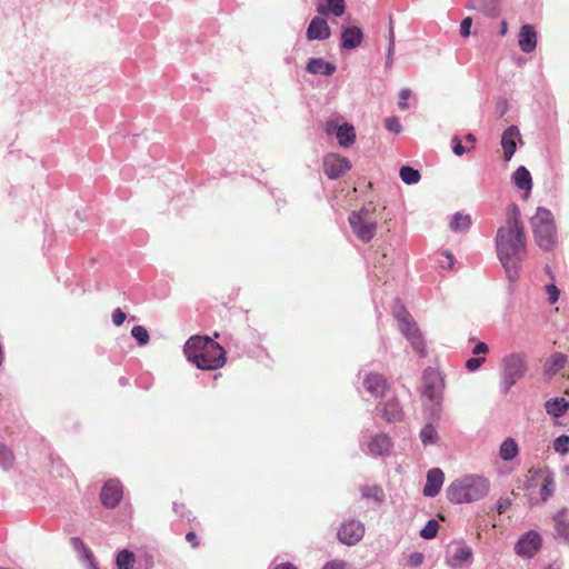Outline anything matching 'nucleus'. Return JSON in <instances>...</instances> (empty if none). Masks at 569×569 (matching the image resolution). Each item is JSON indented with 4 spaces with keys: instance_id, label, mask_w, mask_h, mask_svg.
<instances>
[{
    "instance_id": "obj_1",
    "label": "nucleus",
    "mask_w": 569,
    "mask_h": 569,
    "mask_svg": "<svg viewBox=\"0 0 569 569\" xmlns=\"http://www.w3.org/2000/svg\"><path fill=\"white\" fill-rule=\"evenodd\" d=\"M496 249L508 279L516 281L527 256L525 229L520 221V210L516 204L507 208L506 222L497 231Z\"/></svg>"
},
{
    "instance_id": "obj_2",
    "label": "nucleus",
    "mask_w": 569,
    "mask_h": 569,
    "mask_svg": "<svg viewBox=\"0 0 569 569\" xmlns=\"http://www.w3.org/2000/svg\"><path fill=\"white\" fill-rule=\"evenodd\" d=\"M184 355L201 370H217L227 361L224 349L207 336L190 337L184 346Z\"/></svg>"
},
{
    "instance_id": "obj_3",
    "label": "nucleus",
    "mask_w": 569,
    "mask_h": 569,
    "mask_svg": "<svg viewBox=\"0 0 569 569\" xmlns=\"http://www.w3.org/2000/svg\"><path fill=\"white\" fill-rule=\"evenodd\" d=\"M490 482L481 476H465L452 481L447 488V498L452 503H467L480 500L488 495Z\"/></svg>"
},
{
    "instance_id": "obj_4",
    "label": "nucleus",
    "mask_w": 569,
    "mask_h": 569,
    "mask_svg": "<svg viewBox=\"0 0 569 569\" xmlns=\"http://www.w3.org/2000/svg\"><path fill=\"white\" fill-rule=\"evenodd\" d=\"M377 208L368 202L359 210H353L348 217L352 233L363 243L370 242L378 230Z\"/></svg>"
},
{
    "instance_id": "obj_5",
    "label": "nucleus",
    "mask_w": 569,
    "mask_h": 569,
    "mask_svg": "<svg viewBox=\"0 0 569 569\" xmlns=\"http://www.w3.org/2000/svg\"><path fill=\"white\" fill-rule=\"evenodd\" d=\"M530 222L537 244L542 250H552L557 239L552 213L547 209L538 208Z\"/></svg>"
},
{
    "instance_id": "obj_6",
    "label": "nucleus",
    "mask_w": 569,
    "mask_h": 569,
    "mask_svg": "<svg viewBox=\"0 0 569 569\" xmlns=\"http://www.w3.org/2000/svg\"><path fill=\"white\" fill-rule=\"evenodd\" d=\"M527 359L523 353H510L502 359L500 389L503 395L519 381L527 372Z\"/></svg>"
},
{
    "instance_id": "obj_7",
    "label": "nucleus",
    "mask_w": 569,
    "mask_h": 569,
    "mask_svg": "<svg viewBox=\"0 0 569 569\" xmlns=\"http://www.w3.org/2000/svg\"><path fill=\"white\" fill-rule=\"evenodd\" d=\"M397 320L399 321L400 331L402 335L410 341L412 348L420 355V357L426 356V345L418 328L417 323L412 320L410 313L401 309L395 313Z\"/></svg>"
},
{
    "instance_id": "obj_8",
    "label": "nucleus",
    "mask_w": 569,
    "mask_h": 569,
    "mask_svg": "<svg viewBox=\"0 0 569 569\" xmlns=\"http://www.w3.org/2000/svg\"><path fill=\"white\" fill-rule=\"evenodd\" d=\"M365 536V526L357 520H348L343 522L338 531L339 540L347 545L353 546L358 543Z\"/></svg>"
},
{
    "instance_id": "obj_9",
    "label": "nucleus",
    "mask_w": 569,
    "mask_h": 569,
    "mask_svg": "<svg viewBox=\"0 0 569 569\" xmlns=\"http://www.w3.org/2000/svg\"><path fill=\"white\" fill-rule=\"evenodd\" d=\"M350 161L336 153H330L323 159V171L329 179H337L349 171Z\"/></svg>"
},
{
    "instance_id": "obj_10",
    "label": "nucleus",
    "mask_w": 569,
    "mask_h": 569,
    "mask_svg": "<svg viewBox=\"0 0 569 569\" xmlns=\"http://www.w3.org/2000/svg\"><path fill=\"white\" fill-rule=\"evenodd\" d=\"M423 391L422 395L431 402L440 400L441 378L439 372L433 368H427L423 372Z\"/></svg>"
},
{
    "instance_id": "obj_11",
    "label": "nucleus",
    "mask_w": 569,
    "mask_h": 569,
    "mask_svg": "<svg viewBox=\"0 0 569 569\" xmlns=\"http://www.w3.org/2000/svg\"><path fill=\"white\" fill-rule=\"evenodd\" d=\"M546 411L553 418L556 425L567 426L569 423V401L565 398H555L545 403Z\"/></svg>"
},
{
    "instance_id": "obj_12",
    "label": "nucleus",
    "mask_w": 569,
    "mask_h": 569,
    "mask_svg": "<svg viewBox=\"0 0 569 569\" xmlns=\"http://www.w3.org/2000/svg\"><path fill=\"white\" fill-rule=\"evenodd\" d=\"M122 486L117 480L107 481L100 493L101 502L107 508H114L122 499Z\"/></svg>"
},
{
    "instance_id": "obj_13",
    "label": "nucleus",
    "mask_w": 569,
    "mask_h": 569,
    "mask_svg": "<svg viewBox=\"0 0 569 569\" xmlns=\"http://www.w3.org/2000/svg\"><path fill=\"white\" fill-rule=\"evenodd\" d=\"M541 547V537L536 531L525 533L516 545V551L522 557H532Z\"/></svg>"
},
{
    "instance_id": "obj_14",
    "label": "nucleus",
    "mask_w": 569,
    "mask_h": 569,
    "mask_svg": "<svg viewBox=\"0 0 569 569\" xmlns=\"http://www.w3.org/2000/svg\"><path fill=\"white\" fill-rule=\"evenodd\" d=\"M365 389L375 398H381L389 389L388 380L383 375L370 372L363 379Z\"/></svg>"
},
{
    "instance_id": "obj_15",
    "label": "nucleus",
    "mask_w": 569,
    "mask_h": 569,
    "mask_svg": "<svg viewBox=\"0 0 569 569\" xmlns=\"http://www.w3.org/2000/svg\"><path fill=\"white\" fill-rule=\"evenodd\" d=\"M381 415V417L387 422H397L401 421L405 417V411L398 399L391 398L388 401L383 402L380 407L377 408Z\"/></svg>"
},
{
    "instance_id": "obj_16",
    "label": "nucleus",
    "mask_w": 569,
    "mask_h": 569,
    "mask_svg": "<svg viewBox=\"0 0 569 569\" xmlns=\"http://www.w3.org/2000/svg\"><path fill=\"white\" fill-rule=\"evenodd\" d=\"M445 475L441 469L433 468L427 473V481L423 488V495L427 497H436L443 485Z\"/></svg>"
},
{
    "instance_id": "obj_17",
    "label": "nucleus",
    "mask_w": 569,
    "mask_h": 569,
    "mask_svg": "<svg viewBox=\"0 0 569 569\" xmlns=\"http://www.w3.org/2000/svg\"><path fill=\"white\" fill-rule=\"evenodd\" d=\"M330 28L327 23V21L322 18L315 17L307 29L306 36L307 39L312 40H325L330 37Z\"/></svg>"
},
{
    "instance_id": "obj_18",
    "label": "nucleus",
    "mask_w": 569,
    "mask_h": 569,
    "mask_svg": "<svg viewBox=\"0 0 569 569\" xmlns=\"http://www.w3.org/2000/svg\"><path fill=\"white\" fill-rule=\"evenodd\" d=\"M537 32L531 24H525L521 27L519 37H518V44L522 52L530 53L532 52L537 47Z\"/></svg>"
},
{
    "instance_id": "obj_19",
    "label": "nucleus",
    "mask_w": 569,
    "mask_h": 569,
    "mask_svg": "<svg viewBox=\"0 0 569 569\" xmlns=\"http://www.w3.org/2000/svg\"><path fill=\"white\" fill-rule=\"evenodd\" d=\"M363 41V32L357 27H347L341 32V47L347 50L356 49Z\"/></svg>"
},
{
    "instance_id": "obj_20",
    "label": "nucleus",
    "mask_w": 569,
    "mask_h": 569,
    "mask_svg": "<svg viewBox=\"0 0 569 569\" xmlns=\"http://www.w3.org/2000/svg\"><path fill=\"white\" fill-rule=\"evenodd\" d=\"M519 137V129L516 126L507 128L501 137V146L505 153V159L509 161L517 149L516 139Z\"/></svg>"
},
{
    "instance_id": "obj_21",
    "label": "nucleus",
    "mask_w": 569,
    "mask_h": 569,
    "mask_svg": "<svg viewBox=\"0 0 569 569\" xmlns=\"http://www.w3.org/2000/svg\"><path fill=\"white\" fill-rule=\"evenodd\" d=\"M392 448L391 439L387 435H377L369 442V451L372 455H389Z\"/></svg>"
},
{
    "instance_id": "obj_22",
    "label": "nucleus",
    "mask_w": 569,
    "mask_h": 569,
    "mask_svg": "<svg viewBox=\"0 0 569 569\" xmlns=\"http://www.w3.org/2000/svg\"><path fill=\"white\" fill-rule=\"evenodd\" d=\"M307 71L312 74L331 76L336 71V66L322 59L312 58L307 64Z\"/></svg>"
},
{
    "instance_id": "obj_23",
    "label": "nucleus",
    "mask_w": 569,
    "mask_h": 569,
    "mask_svg": "<svg viewBox=\"0 0 569 569\" xmlns=\"http://www.w3.org/2000/svg\"><path fill=\"white\" fill-rule=\"evenodd\" d=\"M567 362V356L560 352H557L552 355L546 362L545 366V375L548 378L553 377L557 375L560 370L563 369L565 365Z\"/></svg>"
},
{
    "instance_id": "obj_24",
    "label": "nucleus",
    "mask_w": 569,
    "mask_h": 569,
    "mask_svg": "<svg viewBox=\"0 0 569 569\" xmlns=\"http://www.w3.org/2000/svg\"><path fill=\"white\" fill-rule=\"evenodd\" d=\"M337 139L341 147L348 148L356 141V130L351 123H343L338 128Z\"/></svg>"
},
{
    "instance_id": "obj_25",
    "label": "nucleus",
    "mask_w": 569,
    "mask_h": 569,
    "mask_svg": "<svg viewBox=\"0 0 569 569\" xmlns=\"http://www.w3.org/2000/svg\"><path fill=\"white\" fill-rule=\"evenodd\" d=\"M556 536L569 542V521L566 520V509L553 517Z\"/></svg>"
},
{
    "instance_id": "obj_26",
    "label": "nucleus",
    "mask_w": 569,
    "mask_h": 569,
    "mask_svg": "<svg viewBox=\"0 0 569 569\" xmlns=\"http://www.w3.org/2000/svg\"><path fill=\"white\" fill-rule=\"evenodd\" d=\"M472 224V218L470 214H463L456 212L449 223L450 229L453 232H466Z\"/></svg>"
},
{
    "instance_id": "obj_27",
    "label": "nucleus",
    "mask_w": 569,
    "mask_h": 569,
    "mask_svg": "<svg viewBox=\"0 0 569 569\" xmlns=\"http://www.w3.org/2000/svg\"><path fill=\"white\" fill-rule=\"evenodd\" d=\"M519 453V447L513 438H507L499 448V456L502 460L509 461Z\"/></svg>"
},
{
    "instance_id": "obj_28",
    "label": "nucleus",
    "mask_w": 569,
    "mask_h": 569,
    "mask_svg": "<svg viewBox=\"0 0 569 569\" xmlns=\"http://www.w3.org/2000/svg\"><path fill=\"white\" fill-rule=\"evenodd\" d=\"M512 178L519 189L529 191L532 188L531 174L525 167H519Z\"/></svg>"
},
{
    "instance_id": "obj_29",
    "label": "nucleus",
    "mask_w": 569,
    "mask_h": 569,
    "mask_svg": "<svg viewBox=\"0 0 569 569\" xmlns=\"http://www.w3.org/2000/svg\"><path fill=\"white\" fill-rule=\"evenodd\" d=\"M328 8L319 7L318 12L321 14H327L331 12L336 17H340L346 11L345 0H327Z\"/></svg>"
},
{
    "instance_id": "obj_30",
    "label": "nucleus",
    "mask_w": 569,
    "mask_h": 569,
    "mask_svg": "<svg viewBox=\"0 0 569 569\" xmlns=\"http://www.w3.org/2000/svg\"><path fill=\"white\" fill-rule=\"evenodd\" d=\"M472 558V550L469 546L459 543L452 553L451 560L456 563L468 562Z\"/></svg>"
},
{
    "instance_id": "obj_31",
    "label": "nucleus",
    "mask_w": 569,
    "mask_h": 569,
    "mask_svg": "<svg viewBox=\"0 0 569 569\" xmlns=\"http://www.w3.org/2000/svg\"><path fill=\"white\" fill-rule=\"evenodd\" d=\"M136 562L134 553L124 549L117 555V568L118 569H132Z\"/></svg>"
},
{
    "instance_id": "obj_32",
    "label": "nucleus",
    "mask_w": 569,
    "mask_h": 569,
    "mask_svg": "<svg viewBox=\"0 0 569 569\" xmlns=\"http://www.w3.org/2000/svg\"><path fill=\"white\" fill-rule=\"evenodd\" d=\"M399 174L401 180L407 184H413L420 180L419 171L409 166L401 167Z\"/></svg>"
},
{
    "instance_id": "obj_33",
    "label": "nucleus",
    "mask_w": 569,
    "mask_h": 569,
    "mask_svg": "<svg viewBox=\"0 0 569 569\" xmlns=\"http://www.w3.org/2000/svg\"><path fill=\"white\" fill-rule=\"evenodd\" d=\"M71 545L73 546L74 549H78V550H81L83 552V556L86 557V559L88 560L89 565L90 566H93L94 567V557H93V553L92 551L84 545V542L78 538V537H73L71 538Z\"/></svg>"
},
{
    "instance_id": "obj_34",
    "label": "nucleus",
    "mask_w": 569,
    "mask_h": 569,
    "mask_svg": "<svg viewBox=\"0 0 569 569\" xmlns=\"http://www.w3.org/2000/svg\"><path fill=\"white\" fill-rule=\"evenodd\" d=\"M362 496L368 499H373L377 502L383 500V490L378 486H366L362 488Z\"/></svg>"
},
{
    "instance_id": "obj_35",
    "label": "nucleus",
    "mask_w": 569,
    "mask_h": 569,
    "mask_svg": "<svg viewBox=\"0 0 569 569\" xmlns=\"http://www.w3.org/2000/svg\"><path fill=\"white\" fill-rule=\"evenodd\" d=\"M439 527V522L435 519H431L421 529L420 536L425 539H433L438 533Z\"/></svg>"
},
{
    "instance_id": "obj_36",
    "label": "nucleus",
    "mask_w": 569,
    "mask_h": 569,
    "mask_svg": "<svg viewBox=\"0 0 569 569\" xmlns=\"http://www.w3.org/2000/svg\"><path fill=\"white\" fill-rule=\"evenodd\" d=\"M421 441L427 443H433L437 440V431L432 425H426L420 431Z\"/></svg>"
},
{
    "instance_id": "obj_37",
    "label": "nucleus",
    "mask_w": 569,
    "mask_h": 569,
    "mask_svg": "<svg viewBox=\"0 0 569 569\" xmlns=\"http://www.w3.org/2000/svg\"><path fill=\"white\" fill-rule=\"evenodd\" d=\"M553 490H555L553 479L549 476L545 477L542 486H541V490H540L541 499L543 501L548 500L552 496Z\"/></svg>"
},
{
    "instance_id": "obj_38",
    "label": "nucleus",
    "mask_w": 569,
    "mask_h": 569,
    "mask_svg": "<svg viewBox=\"0 0 569 569\" xmlns=\"http://www.w3.org/2000/svg\"><path fill=\"white\" fill-rule=\"evenodd\" d=\"M131 335L140 346H144L149 341V333L142 326H134L131 330Z\"/></svg>"
},
{
    "instance_id": "obj_39",
    "label": "nucleus",
    "mask_w": 569,
    "mask_h": 569,
    "mask_svg": "<svg viewBox=\"0 0 569 569\" xmlns=\"http://www.w3.org/2000/svg\"><path fill=\"white\" fill-rule=\"evenodd\" d=\"M553 450L565 455L569 452V436L561 435L553 441Z\"/></svg>"
},
{
    "instance_id": "obj_40",
    "label": "nucleus",
    "mask_w": 569,
    "mask_h": 569,
    "mask_svg": "<svg viewBox=\"0 0 569 569\" xmlns=\"http://www.w3.org/2000/svg\"><path fill=\"white\" fill-rule=\"evenodd\" d=\"M0 459L4 468L12 466L14 461L13 452L4 445L0 442Z\"/></svg>"
},
{
    "instance_id": "obj_41",
    "label": "nucleus",
    "mask_w": 569,
    "mask_h": 569,
    "mask_svg": "<svg viewBox=\"0 0 569 569\" xmlns=\"http://www.w3.org/2000/svg\"><path fill=\"white\" fill-rule=\"evenodd\" d=\"M385 128L393 133H400L402 127L398 118L396 117H388L385 119Z\"/></svg>"
},
{
    "instance_id": "obj_42",
    "label": "nucleus",
    "mask_w": 569,
    "mask_h": 569,
    "mask_svg": "<svg viewBox=\"0 0 569 569\" xmlns=\"http://www.w3.org/2000/svg\"><path fill=\"white\" fill-rule=\"evenodd\" d=\"M546 292L548 295V301L550 305H553L558 301L560 291L555 284L546 286Z\"/></svg>"
},
{
    "instance_id": "obj_43",
    "label": "nucleus",
    "mask_w": 569,
    "mask_h": 569,
    "mask_svg": "<svg viewBox=\"0 0 569 569\" xmlns=\"http://www.w3.org/2000/svg\"><path fill=\"white\" fill-rule=\"evenodd\" d=\"M411 97L410 89H402L399 93V102L398 106L401 110H407L409 108L407 100Z\"/></svg>"
},
{
    "instance_id": "obj_44",
    "label": "nucleus",
    "mask_w": 569,
    "mask_h": 569,
    "mask_svg": "<svg viewBox=\"0 0 569 569\" xmlns=\"http://www.w3.org/2000/svg\"><path fill=\"white\" fill-rule=\"evenodd\" d=\"M485 360L486 358L483 357L470 358L466 361V368L470 371H475L481 367Z\"/></svg>"
},
{
    "instance_id": "obj_45",
    "label": "nucleus",
    "mask_w": 569,
    "mask_h": 569,
    "mask_svg": "<svg viewBox=\"0 0 569 569\" xmlns=\"http://www.w3.org/2000/svg\"><path fill=\"white\" fill-rule=\"evenodd\" d=\"M472 26V18L466 17L460 24V34L463 38H467L470 36V28Z\"/></svg>"
},
{
    "instance_id": "obj_46",
    "label": "nucleus",
    "mask_w": 569,
    "mask_h": 569,
    "mask_svg": "<svg viewBox=\"0 0 569 569\" xmlns=\"http://www.w3.org/2000/svg\"><path fill=\"white\" fill-rule=\"evenodd\" d=\"M126 318H127V315L120 308H117L112 312V322L118 327L124 322Z\"/></svg>"
},
{
    "instance_id": "obj_47",
    "label": "nucleus",
    "mask_w": 569,
    "mask_h": 569,
    "mask_svg": "<svg viewBox=\"0 0 569 569\" xmlns=\"http://www.w3.org/2000/svg\"><path fill=\"white\" fill-rule=\"evenodd\" d=\"M322 569H349V567L343 560H331L327 562Z\"/></svg>"
},
{
    "instance_id": "obj_48",
    "label": "nucleus",
    "mask_w": 569,
    "mask_h": 569,
    "mask_svg": "<svg viewBox=\"0 0 569 569\" xmlns=\"http://www.w3.org/2000/svg\"><path fill=\"white\" fill-rule=\"evenodd\" d=\"M452 149L457 156H462L466 152V148L462 146L461 140L457 137L452 139Z\"/></svg>"
},
{
    "instance_id": "obj_49",
    "label": "nucleus",
    "mask_w": 569,
    "mask_h": 569,
    "mask_svg": "<svg viewBox=\"0 0 569 569\" xmlns=\"http://www.w3.org/2000/svg\"><path fill=\"white\" fill-rule=\"evenodd\" d=\"M395 51V33H393V27L390 24L389 28V48H388V56L389 58L392 56Z\"/></svg>"
},
{
    "instance_id": "obj_50",
    "label": "nucleus",
    "mask_w": 569,
    "mask_h": 569,
    "mask_svg": "<svg viewBox=\"0 0 569 569\" xmlns=\"http://www.w3.org/2000/svg\"><path fill=\"white\" fill-rule=\"evenodd\" d=\"M341 124H339L338 121L336 120H330L327 122V126H326V132L328 134H332V133H336L337 134V131H338V128L340 127Z\"/></svg>"
},
{
    "instance_id": "obj_51",
    "label": "nucleus",
    "mask_w": 569,
    "mask_h": 569,
    "mask_svg": "<svg viewBox=\"0 0 569 569\" xmlns=\"http://www.w3.org/2000/svg\"><path fill=\"white\" fill-rule=\"evenodd\" d=\"M489 351L488 346L485 342H478L472 349L473 355H486Z\"/></svg>"
},
{
    "instance_id": "obj_52",
    "label": "nucleus",
    "mask_w": 569,
    "mask_h": 569,
    "mask_svg": "<svg viewBox=\"0 0 569 569\" xmlns=\"http://www.w3.org/2000/svg\"><path fill=\"white\" fill-rule=\"evenodd\" d=\"M510 507V501L508 499H499L497 502V511L499 515L506 512V510Z\"/></svg>"
},
{
    "instance_id": "obj_53",
    "label": "nucleus",
    "mask_w": 569,
    "mask_h": 569,
    "mask_svg": "<svg viewBox=\"0 0 569 569\" xmlns=\"http://www.w3.org/2000/svg\"><path fill=\"white\" fill-rule=\"evenodd\" d=\"M423 561V556L421 553H413L409 558V563L413 567L421 565Z\"/></svg>"
},
{
    "instance_id": "obj_54",
    "label": "nucleus",
    "mask_w": 569,
    "mask_h": 569,
    "mask_svg": "<svg viewBox=\"0 0 569 569\" xmlns=\"http://www.w3.org/2000/svg\"><path fill=\"white\" fill-rule=\"evenodd\" d=\"M186 540L191 545L192 548H196L199 545L198 537L193 531H190L186 535Z\"/></svg>"
},
{
    "instance_id": "obj_55",
    "label": "nucleus",
    "mask_w": 569,
    "mask_h": 569,
    "mask_svg": "<svg viewBox=\"0 0 569 569\" xmlns=\"http://www.w3.org/2000/svg\"><path fill=\"white\" fill-rule=\"evenodd\" d=\"M274 569H298V568L291 562H283V563L276 566Z\"/></svg>"
},
{
    "instance_id": "obj_56",
    "label": "nucleus",
    "mask_w": 569,
    "mask_h": 569,
    "mask_svg": "<svg viewBox=\"0 0 569 569\" xmlns=\"http://www.w3.org/2000/svg\"><path fill=\"white\" fill-rule=\"evenodd\" d=\"M507 31H508V23H507V21H502L501 22L500 34L501 36H506Z\"/></svg>"
},
{
    "instance_id": "obj_57",
    "label": "nucleus",
    "mask_w": 569,
    "mask_h": 569,
    "mask_svg": "<svg viewBox=\"0 0 569 569\" xmlns=\"http://www.w3.org/2000/svg\"><path fill=\"white\" fill-rule=\"evenodd\" d=\"M466 140L469 141L472 144L476 142V138H475V136L472 133H468L466 136Z\"/></svg>"
},
{
    "instance_id": "obj_58",
    "label": "nucleus",
    "mask_w": 569,
    "mask_h": 569,
    "mask_svg": "<svg viewBox=\"0 0 569 569\" xmlns=\"http://www.w3.org/2000/svg\"><path fill=\"white\" fill-rule=\"evenodd\" d=\"M446 257H447V258H448V260H449L448 266H449V267H451L452 261H453V256H452V253H450V252H448V251H447V252H446Z\"/></svg>"
},
{
    "instance_id": "obj_59",
    "label": "nucleus",
    "mask_w": 569,
    "mask_h": 569,
    "mask_svg": "<svg viewBox=\"0 0 569 569\" xmlns=\"http://www.w3.org/2000/svg\"><path fill=\"white\" fill-rule=\"evenodd\" d=\"M485 12L489 16H495L496 14V9H489V10H485Z\"/></svg>"
},
{
    "instance_id": "obj_60",
    "label": "nucleus",
    "mask_w": 569,
    "mask_h": 569,
    "mask_svg": "<svg viewBox=\"0 0 569 569\" xmlns=\"http://www.w3.org/2000/svg\"><path fill=\"white\" fill-rule=\"evenodd\" d=\"M92 569H98L97 567V562L94 561V567L93 566H90Z\"/></svg>"
}]
</instances>
